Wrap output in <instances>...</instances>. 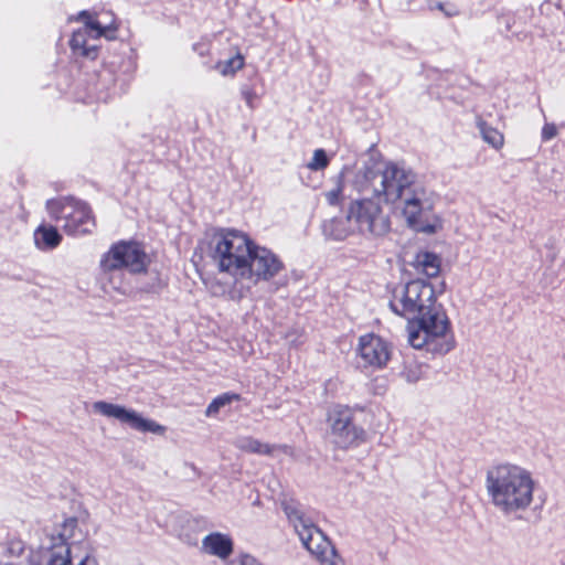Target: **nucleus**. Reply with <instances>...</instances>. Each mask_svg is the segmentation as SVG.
<instances>
[{
	"mask_svg": "<svg viewBox=\"0 0 565 565\" xmlns=\"http://www.w3.org/2000/svg\"><path fill=\"white\" fill-rule=\"evenodd\" d=\"M279 268V263L275 256L266 249L254 248L252 258H249L245 273L248 271L257 277H267Z\"/></svg>",
	"mask_w": 565,
	"mask_h": 565,
	"instance_id": "nucleus-8",
	"label": "nucleus"
},
{
	"mask_svg": "<svg viewBox=\"0 0 565 565\" xmlns=\"http://www.w3.org/2000/svg\"><path fill=\"white\" fill-rule=\"evenodd\" d=\"M56 205H57L56 203H52V204H51V209H52V211H53V212H55V210H56Z\"/></svg>",
	"mask_w": 565,
	"mask_h": 565,
	"instance_id": "nucleus-24",
	"label": "nucleus"
},
{
	"mask_svg": "<svg viewBox=\"0 0 565 565\" xmlns=\"http://www.w3.org/2000/svg\"><path fill=\"white\" fill-rule=\"evenodd\" d=\"M543 132L545 137H552L555 134V128L552 126H546Z\"/></svg>",
	"mask_w": 565,
	"mask_h": 565,
	"instance_id": "nucleus-22",
	"label": "nucleus"
},
{
	"mask_svg": "<svg viewBox=\"0 0 565 565\" xmlns=\"http://www.w3.org/2000/svg\"><path fill=\"white\" fill-rule=\"evenodd\" d=\"M407 181L402 171L394 166H388L383 171V190L386 195L399 196Z\"/></svg>",
	"mask_w": 565,
	"mask_h": 565,
	"instance_id": "nucleus-11",
	"label": "nucleus"
},
{
	"mask_svg": "<svg viewBox=\"0 0 565 565\" xmlns=\"http://www.w3.org/2000/svg\"><path fill=\"white\" fill-rule=\"evenodd\" d=\"M493 497L499 504L520 507L530 501L531 482L522 472L513 470L500 484L493 487Z\"/></svg>",
	"mask_w": 565,
	"mask_h": 565,
	"instance_id": "nucleus-3",
	"label": "nucleus"
},
{
	"mask_svg": "<svg viewBox=\"0 0 565 565\" xmlns=\"http://www.w3.org/2000/svg\"><path fill=\"white\" fill-rule=\"evenodd\" d=\"M403 214L409 226L417 231L433 233L440 226L439 218L429 210H424L418 200H408Z\"/></svg>",
	"mask_w": 565,
	"mask_h": 565,
	"instance_id": "nucleus-6",
	"label": "nucleus"
},
{
	"mask_svg": "<svg viewBox=\"0 0 565 565\" xmlns=\"http://www.w3.org/2000/svg\"><path fill=\"white\" fill-rule=\"evenodd\" d=\"M447 319L436 307L417 313L408 322V338L414 348H422L443 337L447 331Z\"/></svg>",
	"mask_w": 565,
	"mask_h": 565,
	"instance_id": "nucleus-2",
	"label": "nucleus"
},
{
	"mask_svg": "<svg viewBox=\"0 0 565 565\" xmlns=\"http://www.w3.org/2000/svg\"><path fill=\"white\" fill-rule=\"evenodd\" d=\"M328 159L322 150H317L313 156V160L310 163L311 169H320L327 166Z\"/></svg>",
	"mask_w": 565,
	"mask_h": 565,
	"instance_id": "nucleus-16",
	"label": "nucleus"
},
{
	"mask_svg": "<svg viewBox=\"0 0 565 565\" xmlns=\"http://www.w3.org/2000/svg\"><path fill=\"white\" fill-rule=\"evenodd\" d=\"M300 536L307 548L316 554L323 564L334 565V551L320 530L315 526H303Z\"/></svg>",
	"mask_w": 565,
	"mask_h": 565,
	"instance_id": "nucleus-7",
	"label": "nucleus"
},
{
	"mask_svg": "<svg viewBox=\"0 0 565 565\" xmlns=\"http://www.w3.org/2000/svg\"><path fill=\"white\" fill-rule=\"evenodd\" d=\"M38 232L42 235L43 243L46 246H55L60 242V235L53 227H40Z\"/></svg>",
	"mask_w": 565,
	"mask_h": 565,
	"instance_id": "nucleus-15",
	"label": "nucleus"
},
{
	"mask_svg": "<svg viewBox=\"0 0 565 565\" xmlns=\"http://www.w3.org/2000/svg\"><path fill=\"white\" fill-rule=\"evenodd\" d=\"M204 546L209 552L221 557H225L232 552L231 540L218 533L206 536L204 540Z\"/></svg>",
	"mask_w": 565,
	"mask_h": 565,
	"instance_id": "nucleus-12",
	"label": "nucleus"
},
{
	"mask_svg": "<svg viewBox=\"0 0 565 565\" xmlns=\"http://www.w3.org/2000/svg\"><path fill=\"white\" fill-rule=\"evenodd\" d=\"M79 565H85V562H82Z\"/></svg>",
	"mask_w": 565,
	"mask_h": 565,
	"instance_id": "nucleus-25",
	"label": "nucleus"
},
{
	"mask_svg": "<svg viewBox=\"0 0 565 565\" xmlns=\"http://www.w3.org/2000/svg\"><path fill=\"white\" fill-rule=\"evenodd\" d=\"M84 34L82 32H76L72 40V46L75 51L79 52L83 55H87L88 51L84 49Z\"/></svg>",
	"mask_w": 565,
	"mask_h": 565,
	"instance_id": "nucleus-17",
	"label": "nucleus"
},
{
	"mask_svg": "<svg viewBox=\"0 0 565 565\" xmlns=\"http://www.w3.org/2000/svg\"><path fill=\"white\" fill-rule=\"evenodd\" d=\"M74 220H79V218H83V217H86V213L84 210L82 209H76L73 213V216H72Z\"/></svg>",
	"mask_w": 565,
	"mask_h": 565,
	"instance_id": "nucleus-21",
	"label": "nucleus"
},
{
	"mask_svg": "<svg viewBox=\"0 0 565 565\" xmlns=\"http://www.w3.org/2000/svg\"><path fill=\"white\" fill-rule=\"evenodd\" d=\"M484 138L493 146H500L503 142L502 135L494 129L484 131Z\"/></svg>",
	"mask_w": 565,
	"mask_h": 565,
	"instance_id": "nucleus-18",
	"label": "nucleus"
},
{
	"mask_svg": "<svg viewBox=\"0 0 565 565\" xmlns=\"http://www.w3.org/2000/svg\"><path fill=\"white\" fill-rule=\"evenodd\" d=\"M78 19L83 20L86 25H88L89 28H92L93 30H96L98 31L99 34H102V30L99 29V26L92 20V17L88 12L86 11H83L78 14Z\"/></svg>",
	"mask_w": 565,
	"mask_h": 565,
	"instance_id": "nucleus-19",
	"label": "nucleus"
},
{
	"mask_svg": "<svg viewBox=\"0 0 565 565\" xmlns=\"http://www.w3.org/2000/svg\"><path fill=\"white\" fill-rule=\"evenodd\" d=\"M103 411L108 414L119 418L131 420L141 429L145 430H157L159 426L153 423H148L147 420L136 416L132 413L126 412L124 408L111 406V405H102Z\"/></svg>",
	"mask_w": 565,
	"mask_h": 565,
	"instance_id": "nucleus-13",
	"label": "nucleus"
},
{
	"mask_svg": "<svg viewBox=\"0 0 565 565\" xmlns=\"http://www.w3.org/2000/svg\"><path fill=\"white\" fill-rule=\"evenodd\" d=\"M233 68H241L243 66V58L241 56L234 57L230 61Z\"/></svg>",
	"mask_w": 565,
	"mask_h": 565,
	"instance_id": "nucleus-20",
	"label": "nucleus"
},
{
	"mask_svg": "<svg viewBox=\"0 0 565 565\" xmlns=\"http://www.w3.org/2000/svg\"><path fill=\"white\" fill-rule=\"evenodd\" d=\"M254 248L249 238L237 232L214 236V257L223 270H242L244 275Z\"/></svg>",
	"mask_w": 565,
	"mask_h": 565,
	"instance_id": "nucleus-1",
	"label": "nucleus"
},
{
	"mask_svg": "<svg viewBox=\"0 0 565 565\" xmlns=\"http://www.w3.org/2000/svg\"><path fill=\"white\" fill-rule=\"evenodd\" d=\"M440 270V263L436 255L428 252L417 254L412 264V274L414 276L435 277Z\"/></svg>",
	"mask_w": 565,
	"mask_h": 565,
	"instance_id": "nucleus-10",
	"label": "nucleus"
},
{
	"mask_svg": "<svg viewBox=\"0 0 565 565\" xmlns=\"http://www.w3.org/2000/svg\"><path fill=\"white\" fill-rule=\"evenodd\" d=\"M70 563V548L64 542L51 547L49 565H67Z\"/></svg>",
	"mask_w": 565,
	"mask_h": 565,
	"instance_id": "nucleus-14",
	"label": "nucleus"
},
{
	"mask_svg": "<svg viewBox=\"0 0 565 565\" xmlns=\"http://www.w3.org/2000/svg\"><path fill=\"white\" fill-rule=\"evenodd\" d=\"M105 266L110 269L128 267L138 271L146 266V255L136 243H119L107 254Z\"/></svg>",
	"mask_w": 565,
	"mask_h": 565,
	"instance_id": "nucleus-5",
	"label": "nucleus"
},
{
	"mask_svg": "<svg viewBox=\"0 0 565 565\" xmlns=\"http://www.w3.org/2000/svg\"><path fill=\"white\" fill-rule=\"evenodd\" d=\"M396 299L405 313H419L428 310L429 307H435L430 286L420 279L408 281L397 294Z\"/></svg>",
	"mask_w": 565,
	"mask_h": 565,
	"instance_id": "nucleus-4",
	"label": "nucleus"
},
{
	"mask_svg": "<svg viewBox=\"0 0 565 565\" xmlns=\"http://www.w3.org/2000/svg\"><path fill=\"white\" fill-rule=\"evenodd\" d=\"M218 403H220V401H215V402H213V403L211 404V406H210L209 411H211V409H216V408H217Z\"/></svg>",
	"mask_w": 565,
	"mask_h": 565,
	"instance_id": "nucleus-23",
	"label": "nucleus"
},
{
	"mask_svg": "<svg viewBox=\"0 0 565 565\" xmlns=\"http://www.w3.org/2000/svg\"><path fill=\"white\" fill-rule=\"evenodd\" d=\"M360 351L365 362L371 365H380L388 359V351L385 344L373 334H367L361 339Z\"/></svg>",
	"mask_w": 565,
	"mask_h": 565,
	"instance_id": "nucleus-9",
	"label": "nucleus"
}]
</instances>
